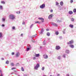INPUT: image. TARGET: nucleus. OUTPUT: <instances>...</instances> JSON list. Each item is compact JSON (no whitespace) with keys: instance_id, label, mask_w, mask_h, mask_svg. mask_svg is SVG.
<instances>
[{"instance_id":"nucleus-1","label":"nucleus","mask_w":76,"mask_h":76,"mask_svg":"<svg viewBox=\"0 0 76 76\" xmlns=\"http://www.w3.org/2000/svg\"><path fill=\"white\" fill-rule=\"evenodd\" d=\"M10 18L11 19H14L15 18V17L13 15H10Z\"/></svg>"},{"instance_id":"nucleus-2","label":"nucleus","mask_w":76,"mask_h":76,"mask_svg":"<svg viewBox=\"0 0 76 76\" xmlns=\"http://www.w3.org/2000/svg\"><path fill=\"white\" fill-rule=\"evenodd\" d=\"M45 7V4H43L40 6V8L41 9H44Z\"/></svg>"},{"instance_id":"nucleus-3","label":"nucleus","mask_w":76,"mask_h":76,"mask_svg":"<svg viewBox=\"0 0 76 76\" xmlns=\"http://www.w3.org/2000/svg\"><path fill=\"white\" fill-rule=\"evenodd\" d=\"M56 50H58L60 49V47L59 46H56Z\"/></svg>"},{"instance_id":"nucleus-4","label":"nucleus","mask_w":76,"mask_h":76,"mask_svg":"<svg viewBox=\"0 0 76 76\" xmlns=\"http://www.w3.org/2000/svg\"><path fill=\"white\" fill-rule=\"evenodd\" d=\"M38 19H39V20H41L42 22H44V18H38Z\"/></svg>"},{"instance_id":"nucleus-5","label":"nucleus","mask_w":76,"mask_h":76,"mask_svg":"<svg viewBox=\"0 0 76 76\" xmlns=\"http://www.w3.org/2000/svg\"><path fill=\"white\" fill-rule=\"evenodd\" d=\"M44 58H45V59H46L47 58H48V56L46 55H43Z\"/></svg>"},{"instance_id":"nucleus-6","label":"nucleus","mask_w":76,"mask_h":76,"mask_svg":"<svg viewBox=\"0 0 76 76\" xmlns=\"http://www.w3.org/2000/svg\"><path fill=\"white\" fill-rule=\"evenodd\" d=\"M69 47L71 48H74V45L72 44H71L69 45Z\"/></svg>"},{"instance_id":"nucleus-7","label":"nucleus","mask_w":76,"mask_h":76,"mask_svg":"<svg viewBox=\"0 0 76 76\" xmlns=\"http://www.w3.org/2000/svg\"><path fill=\"white\" fill-rule=\"evenodd\" d=\"M65 53H66L67 54H69V53H70V51H69V50H66L65 51Z\"/></svg>"},{"instance_id":"nucleus-8","label":"nucleus","mask_w":76,"mask_h":76,"mask_svg":"<svg viewBox=\"0 0 76 76\" xmlns=\"http://www.w3.org/2000/svg\"><path fill=\"white\" fill-rule=\"evenodd\" d=\"M35 56L36 57H38L39 56V54L38 53L37 54H35Z\"/></svg>"},{"instance_id":"nucleus-9","label":"nucleus","mask_w":76,"mask_h":76,"mask_svg":"<svg viewBox=\"0 0 76 76\" xmlns=\"http://www.w3.org/2000/svg\"><path fill=\"white\" fill-rule=\"evenodd\" d=\"M73 12H72V11H70L69 12V14H70V15H72V14H73Z\"/></svg>"},{"instance_id":"nucleus-10","label":"nucleus","mask_w":76,"mask_h":76,"mask_svg":"<svg viewBox=\"0 0 76 76\" xmlns=\"http://www.w3.org/2000/svg\"><path fill=\"white\" fill-rule=\"evenodd\" d=\"M53 17V14H51L50 15H49L48 17L49 19H50V18H51Z\"/></svg>"},{"instance_id":"nucleus-11","label":"nucleus","mask_w":76,"mask_h":76,"mask_svg":"<svg viewBox=\"0 0 76 76\" xmlns=\"http://www.w3.org/2000/svg\"><path fill=\"white\" fill-rule=\"evenodd\" d=\"M20 55V53H18L16 54V57H18V56H19Z\"/></svg>"},{"instance_id":"nucleus-12","label":"nucleus","mask_w":76,"mask_h":76,"mask_svg":"<svg viewBox=\"0 0 76 76\" xmlns=\"http://www.w3.org/2000/svg\"><path fill=\"white\" fill-rule=\"evenodd\" d=\"M69 26L70 28H73L74 26L72 24H70L69 25Z\"/></svg>"},{"instance_id":"nucleus-13","label":"nucleus","mask_w":76,"mask_h":76,"mask_svg":"<svg viewBox=\"0 0 76 76\" xmlns=\"http://www.w3.org/2000/svg\"><path fill=\"white\" fill-rule=\"evenodd\" d=\"M69 42L70 44H73V41L72 40L71 41H70Z\"/></svg>"},{"instance_id":"nucleus-14","label":"nucleus","mask_w":76,"mask_h":76,"mask_svg":"<svg viewBox=\"0 0 76 76\" xmlns=\"http://www.w3.org/2000/svg\"><path fill=\"white\" fill-rule=\"evenodd\" d=\"M60 4L61 6H63V2H61L60 3Z\"/></svg>"},{"instance_id":"nucleus-15","label":"nucleus","mask_w":76,"mask_h":76,"mask_svg":"<svg viewBox=\"0 0 76 76\" xmlns=\"http://www.w3.org/2000/svg\"><path fill=\"white\" fill-rule=\"evenodd\" d=\"M36 66L38 67H39V64H37L36 65Z\"/></svg>"},{"instance_id":"nucleus-16","label":"nucleus","mask_w":76,"mask_h":76,"mask_svg":"<svg viewBox=\"0 0 76 76\" xmlns=\"http://www.w3.org/2000/svg\"><path fill=\"white\" fill-rule=\"evenodd\" d=\"M73 12H74V13H76V9H74Z\"/></svg>"},{"instance_id":"nucleus-17","label":"nucleus","mask_w":76,"mask_h":76,"mask_svg":"<svg viewBox=\"0 0 76 76\" xmlns=\"http://www.w3.org/2000/svg\"><path fill=\"white\" fill-rule=\"evenodd\" d=\"M38 68L36 66L34 67V69H35V70H37Z\"/></svg>"},{"instance_id":"nucleus-18","label":"nucleus","mask_w":76,"mask_h":76,"mask_svg":"<svg viewBox=\"0 0 76 76\" xmlns=\"http://www.w3.org/2000/svg\"><path fill=\"white\" fill-rule=\"evenodd\" d=\"M41 23V22H39L38 21L35 22V23Z\"/></svg>"},{"instance_id":"nucleus-19","label":"nucleus","mask_w":76,"mask_h":76,"mask_svg":"<svg viewBox=\"0 0 76 76\" xmlns=\"http://www.w3.org/2000/svg\"><path fill=\"white\" fill-rule=\"evenodd\" d=\"M58 59H59V60H60V59H61V56H58L57 58Z\"/></svg>"},{"instance_id":"nucleus-20","label":"nucleus","mask_w":76,"mask_h":76,"mask_svg":"<svg viewBox=\"0 0 76 76\" xmlns=\"http://www.w3.org/2000/svg\"><path fill=\"white\" fill-rule=\"evenodd\" d=\"M0 9L1 10L3 9V6H2L0 5Z\"/></svg>"},{"instance_id":"nucleus-21","label":"nucleus","mask_w":76,"mask_h":76,"mask_svg":"<svg viewBox=\"0 0 76 76\" xmlns=\"http://www.w3.org/2000/svg\"><path fill=\"white\" fill-rule=\"evenodd\" d=\"M47 36H50V33L49 32H48L47 34Z\"/></svg>"},{"instance_id":"nucleus-22","label":"nucleus","mask_w":76,"mask_h":76,"mask_svg":"<svg viewBox=\"0 0 76 76\" xmlns=\"http://www.w3.org/2000/svg\"><path fill=\"white\" fill-rule=\"evenodd\" d=\"M10 65L11 66H14V64H13V63H11Z\"/></svg>"},{"instance_id":"nucleus-23","label":"nucleus","mask_w":76,"mask_h":76,"mask_svg":"<svg viewBox=\"0 0 76 76\" xmlns=\"http://www.w3.org/2000/svg\"><path fill=\"white\" fill-rule=\"evenodd\" d=\"M1 2L2 4H5V2L4 1H1Z\"/></svg>"},{"instance_id":"nucleus-24","label":"nucleus","mask_w":76,"mask_h":76,"mask_svg":"<svg viewBox=\"0 0 76 76\" xmlns=\"http://www.w3.org/2000/svg\"><path fill=\"white\" fill-rule=\"evenodd\" d=\"M12 29L13 30H14V29H15V26H13L12 27Z\"/></svg>"},{"instance_id":"nucleus-25","label":"nucleus","mask_w":76,"mask_h":76,"mask_svg":"<svg viewBox=\"0 0 76 76\" xmlns=\"http://www.w3.org/2000/svg\"><path fill=\"white\" fill-rule=\"evenodd\" d=\"M6 64H9V61H6Z\"/></svg>"},{"instance_id":"nucleus-26","label":"nucleus","mask_w":76,"mask_h":76,"mask_svg":"<svg viewBox=\"0 0 76 76\" xmlns=\"http://www.w3.org/2000/svg\"><path fill=\"white\" fill-rule=\"evenodd\" d=\"M2 36V34H1V33H0V38H1V37Z\"/></svg>"},{"instance_id":"nucleus-27","label":"nucleus","mask_w":76,"mask_h":76,"mask_svg":"<svg viewBox=\"0 0 76 76\" xmlns=\"http://www.w3.org/2000/svg\"><path fill=\"white\" fill-rule=\"evenodd\" d=\"M58 4H59V3L57 2H56V5L57 6L58 5Z\"/></svg>"},{"instance_id":"nucleus-28","label":"nucleus","mask_w":76,"mask_h":76,"mask_svg":"<svg viewBox=\"0 0 76 76\" xmlns=\"http://www.w3.org/2000/svg\"><path fill=\"white\" fill-rule=\"evenodd\" d=\"M21 69L22 71L23 72L24 71V69H23V67H22Z\"/></svg>"},{"instance_id":"nucleus-29","label":"nucleus","mask_w":76,"mask_h":76,"mask_svg":"<svg viewBox=\"0 0 76 76\" xmlns=\"http://www.w3.org/2000/svg\"><path fill=\"white\" fill-rule=\"evenodd\" d=\"M56 21H57V22H60V21L59 20H58V19H57L56 20Z\"/></svg>"},{"instance_id":"nucleus-30","label":"nucleus","mask_w":76,"mask_h":76,"mask_svg":"<svg viewBox=\"0 0 76 76\" xmlns=\"http://www.w3.org/2000/svg\"><path fill=\"white\" fill-rule=\"evenodd\" d=\"M56 35H58V31L56 32Z\"/></svg>"},{"instance_id":"nucleus-31","label":"nucleus","mask_w":76,"mask_h":76,"mask_svg":"<svg viewBox=\"0 0 76 76\" xmlns=\"http://www.w3.org/2000/svg\"><path fill=\"white\" fill-rule=\"evenodd\" d=\"M45 69V68L44 67H43L42 68V70H44V69Z\"/></svg>"},{"instance_id":"nucleus-32","label":"nucleus","mask_w":76,"mask_h":76,"mask_svg":"<svg viewBox=\"0 0 76 76\" xmlns=\"http://www.w3.org/2000/svg\"><path fill=\"white\" fill-rule=\"evenodd\" d=\"M63 57L64 58H65L66 57V56H65V54H64L63 56Z\"/></svg>"},{"instance_id":"nucleus-33","label":"nucleus","mask_w":76,"mask_h":76,"mask_svg":"<svg viewBox=\"0 0 76 76\" xmlns=\"http://www.w3.org/2000/svg\"><path fill=\"white\" fill-rule=\"evenodd\" d=\"M70 2L71 3H73V0H71L70 1Z\"/></svg>"},{"instance_id":"nucleus-34","label":"nucleus","mask_w":76,"mask_h":76,"mask_svg":"<svg viewBox=\"0 0 76 76\" xmlns=\"http://www.w3.org/2000/svg\"><path fill=\"white\" fill-rule=\"evenodd\" d=\"M44 32V30H42L41 31L40 34H42V32Z\"/></svg>"},{"instance_id":"nucleus-35","label":"nucleus","mask_w":76,"mask_h":76,"mask_svg":"<svg viewBox=\"0 0 76 76\" xmlns=\"http://www.w3.org/2000/svg\"><path fill=\"white\" fill-rule=\"evenodd\" d=\"M29 49H30V48H27V51H29Z\"/></svg>"},{"instance_id":"nucleus-36","label":"nucleus","mask_w":76,"mask_h":76,"mask_svg":"<svg viewBox=\"0 0 76 76\" xmlns=\"http://www.w3.org/2000/svg\"><path fill=\"white\" fill-rule=\"evenodd\" d=\"M67 44L68 45H69V44H70V42H67Z\"/></svg>"},{"instance_id":"nucleus-37","label":"nucleus","mask_w":76,"mask_h":76,"mask_svg":"<svg viewBox=\"0 0 76 76\" xmlns=\"http://www.w3.org/2000/svg\"><path fill=\"white\" fill-rule=\"evenodd\" d=\"M71 20L72 21H74V19H73V18H72L71 19Z\"/></svg>"},{"instance_id":"nucleus-38","label":"nucleus","mask_w":76,"mask_h":76,"mask_svg":"<svg viewBox=\"0 0 76 76\" xmlns=\"http://www.w3.org/2000/svg\"><path fill=\"white\" fill-rule=\"evenodd\" d=\"M50 12L52 13L53 12V10H51L50 11Z\"/></svg>"},{"instance_id":"nucleus-39","label":"nucleus","mask_w":76,"mask_h":76,"mask_svg":"<svg viewBox=\"0 0 76 76\" xmlns=\"http://www.w3.org/2000/svg\"><path fill=\"white\" fill-rule=\"evenodd\" d=\"M54 25L55 26H58L57 24H55Z\"/></svg>"},{"instance_id":"nucleus-40","label":"nucleus","mask_w":76,"mask_h":76,"mask_svg":"<svg viewBox=\"0 0 76 76\" xmlns=\"http://www.w3.org/2000/svg\"><path fill=\"white\" fill-rule=\"evenodd\" d=\"M16 69L14 67V68H12V69H12V70H13V69Z\"/></svg>"},{"instance_id":"nucleus-41","label":"nucleus","mask_w":76,"mask_h":76,"mask_svg":"<svg viewBox=\"0 0 76 76\" xmlns=\"http://www.w3.org/2000/svg\"><path fill=\"white\" fill-rule=\"evenodd\" d=\"M37 35V34H36L35 35H33L32 37H35V35Z\"/></svg>"},{"instance_id":"nucleus-42","label":"nucleus","mask_w":76,"mask_h":76,"mask_svg":"<svg viewBox=\"0 0 76 76\" xmlns=\"http://www.w3.org/2000/svg\"><path fill=\"white\" fill-rule=\"evenodd\" d=\"M36 59V57H33V60H35Z\"/></svg>"},{"instance_id":"nucleus-43","label":"nucleus","mask_w":76,"mask_h":76,"mask_svg":"<svg viewBox=\"0 0 76 76\" xmlns=\"http://www.w3.org/2000/svg\"><path fill=\"white\" fill-rule=\"evenodd\" d=\"M12 55H14V54H15V53H14V52H12Z\"/></svg>"},{"instance_id":"nucleus-44","label":"nucleus","mask_w":76,"mask_h":76,"mask_svg":"<svg viewBox=\"0 0 76 76\" xmlns=\"http://www.w3.org/2000/svg\"><path fill=\"white\" fill-rule=\"evenodd\" d=\"M17 13H20V11H19L18 12H17Z\"/></svg>"},{"instance_id":"nucleus-45","label":"nucleus","mask_w":76,"mask_h":76,"mask_svg":"<svg viewBox=\"0 0 76 76\" xmlns=\"http://www.w3.org/2000/svg\"><path fill=\"white\" fill-rule=\"evenodd\" d=\"M2 20H3V21H4L5 20V19H4V18H3V19H2Z\"/></svg>"},{"instance_id":"nucleus-46","label":"nucleus","mask_w":76,"mask_h":76,"mask_svg":"<svg viewBox=\"0 0 76 76\" xmlns=\"http://www.w3.org/2000/svg\"><path fill=\"white\" fill-rule=\"evenodd\" d=\"M33 26V24H32V25H31V26H30V28H32Z\"/></svg>"},{"instance_id":"nucleus-47","label":"nucleus","mask_w":76,"mask_h":76,"mask_svg":"<svg viewBox=\"0 0 76 76\" xmlns=\"http://www.w3.org/2000/svg\"><path fill=\"white\" fill-rule=\"evenodd\" d=\"M22 36H23V34H21V35H20V36H21V37H22Z\"/></svg>"},{"instance_id":"nucleus-48","label":"nucleus","mask_w":76,"mask_h":76,"mask_svg":"<svg viewBox=\"0 0 76 76\" xmlns=\"http://www.w3.org/2000/svg\"><path fill=\"white\" fill-rule=\"evenodd\" d=\"M2 26L4 27V24H2Z\"/></svg>"},{"instance_id":"nucleus-49","label":"nucleus","mask_w":76,"mask_h":76,"mask_svg":"<svg viewBox=\"0 0 76 76\" xmlns=\"http://www.w3.org/2000/svg\"><path fill=\"white\" fill-rule=\"evenodd\" d=\"M46 31H49V29H46Z\"/></svg>"},{"instance_id":"nucleus-50","label":"nucleus","mask_w":76,"mask_h":76,"mask_svg":"<svg viewBox=\"0 0 76 76\" xmlns=\"http://www.w3.org/2000/svg\"><path fill=\"white\" fill-rule=\"evenodd\" d=\"M1 75L0 76H3V74H2L1 73Z\"/></svg>"},{"instance_id":"nucleus-51","label":"nucleus","mask_w":76,"mask_h":76,"mask_svg":"<svg viewBox=\"0 0 76 76\" xmlns=\"http://www.w3.org/2000/svg\"><path fill=\"white\" fill-rule=\"evenodd\" d=\"M23 25H25V22H23Z\"/></svg>"},{"instance_id":"nucleus-52","label":"nucleus","mask_w":76,"mask_h":76,"mask_svg":"<svg viewBox=\"0 0 76 76\" xmlns=\"http://www.w3.org/2000/svg\"><path fill=\"white\" fill-rule=\"evenodd\" d=\"M1 59L3 60H4V58H1Z\"/></svg>"},{"instance_id":"nucleus-53","label":"nucleus","mask_w":76,"mask_h":76,"mask_svg":"<svg viewBox=\"0 0 76 76\" xmlns=\"http://www.w3.org/2000/svg\"><path fill=\"white\" fill-rule=\"evenodd\" d=\"M1 71L0 70V73H1Z\"/></svg>"},{"instance_id":"nucleus-54","label":"nucleus","mask_w":76,"mask_h":76,"mask_svg":"<svg viewBox=\"0 0 76 76\" xmlns=\"http://www.w3.org/2000/svg\"><path fill=\"white\" fill-rule=\"evenodd\" d=\"M68 75V76H69V75Z\"/></svg>"},{"instance_id":"nucleus-55","label":"nucleus","mask_w":76,"mask_h":76,"mask_svg":"<svg viewBox=\"0 0 76 76\" xmlns=\"http://www.w3.org/2000/svg\"><path fill=\"white\" fill-rule=\"evenodd\" d=\"M50 76H51V75H50Z\"/></svg>"}]
</instances>
